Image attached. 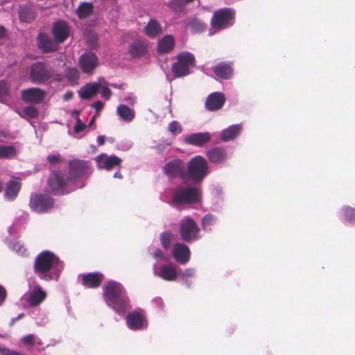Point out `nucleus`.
Masks as SVG:
<instances>
[{
	"mask_svg": "<svg viewBox=\"0 0 355 355\" xmlns=\"http://www.w3.org/2000/svg\"><path fill=\"white\" fill-rule=\"evenodd\" d=\"M103 297L107 305L120 315H124L130 306V299L122 284L109 281L103 287Z\"/></svg>",
	"mask_w": 355,
	"mask_h": 355,
	"instance_id": "nucleus-1",
	"label": "nucleus"
},
{
	"mask_svg": "<svg viewBox=\"0 0 355 355\" xmlns=\"http://www.w3.org/2000/svg\"><path fill=\"white\" fill-rule=\"evenodd\" d=\"M59 263V258L53 252L49 250L42 251L35 259L34 272L41 279L46 282L51 281L53 277L49 272Z\"/></svg>",
	"mask_w": 355,
	"mask_h": 355,
	"instance_id": "nucleus-2",
	"label": "nucleus"
},
{
	"mask_svg": "<svg viewBox=\"0 0 355 355\" xmlns=\"http://www.w3.org/2000/svg\"><path fill=\"white\" fill-rule=\"evenodd\" d=\"M236 10L232 8H223L216 10L211 18V28L216 32L227 29L234 25Z\"/></svg>",
	"mask_w": 355,
	"mask_h": 355,
	"instance_id": "nucleus-3",
	"label": "nucleus"
},
{
	"mask_svg": "<svg viewBox=\"0 0 355 355\" xmlns=\"http://www.w3.org/2000/svg\"><path fill=\"white\" fill-rule=\"evenodd\" d=\"M209 174L208 164L202 156L193 157L187 164L186 180H190L194 184L200 183Z\"/></svg>",
	"mask_w": 355,
	"mask_h": 355,
	"instance_id": "nucleus-4",
	"label": "nucleus"
},
{
	"mask_svg": "<svg viewBox=\"0 0 355 355\" xmlns=\"http://www.w3.org/2000/svg\"><path fill=\"white\" fill-rule=\"evenodd\" d=\"M171 199L175 205L196 203L200 200V191L193 187L179 186L173 191Z\"/></svg>",
	"mask_w": 355,
	"mask_h": 355,
	"instance_id": "nucleus-5",
	"label": "nucleus"
},
{
	"mask_svg": "<svg viewBox=\"0 0 355 355\" xmlns=\"http://www.w3.org/2000/svg\"><path fill=\"white\" fill-rule=\"evenodd\" d=\"M196 64L195 56L190 52H181L177 55V62L171 67V70L176 78L188 76L191 71L190 68Z\"/></svg>",
	"mask_w": 355,
	"mask_h": 355,
	"instance_id": "nucleus-6",
	"label": "nucleus"
},
{
	"mask_svg": "<svg viewBox=\"0 0 355 355\" xmlns=\"http://www.w3.org/2000/svg\"><path fill=\"white\" fill-rule=\"evenodd\" d=\"M70 182L68 176L61 171H52L46 180L49 193L56 195H64L67 193L66 187L68 182Z\"/></svg>",
	"mask_w": 355,
	"mask_h": 355,
	"instance_id": "nucleus-7",
	"label": "nucleus"
},
{
	"mask_svg": "<svg viewBox=\"0 0 355 355\" xmlns=\"http://www.w3.org/2000/svg\"><path fill=\"white\" fill-rule=\"evenodd\" d=\"M53 76V70L51 67L43 62L33 63L29 69L28 78L34 84H44Z\"/></svg>",
	"mask_w": 355,
	"mask_h": 355,
	"instance_id": "nucleus-8",
	"label": "nucleus"
},
{
	"mask_svg": "<svg viewBox=\"0 0 355 355\" xmlns=\"http://www.w3.org/2000/svg\"><path fill=\"white\" fill-rule=\"evenodd\" d=\"M200 229L197 223L190 216L184 217L179 224V234L184 241L191 243L199 238Z\"/></svg>",
	"mask_w": 355,
	"mask_h": 355,
	"instance_id": "nucleus-9",
	"label": "nucleus"
},
{
	"mask_svg": "<svg viewBox=\"0 0 355 355\" xmlns=\"http://www.w3.org/2000/svg\"><path fill=\"white\" fill-rule=\"evenodd\" d=\"M90 174L89 162L78 159L69 162V175L70 182H76L78 180L87 178Z\"/></svg>",
	"mask_w": 355,
	"mask_h": 355,
	"instance_id": "nucleus-10",
	"label": "nucleus"
},
{
	"mask_svg": "<svg viewBox=\"0 0 355 355\" xmlns=\"http://www.w3.org/2000/svg\"><path fill=\"white\" fill-rule=\"evenodd\" d=\"M55 200L47 194L35 193L31 196L30 208L37 213H46L53 207Z\"/></svg>",
	"mask_w": 355,
	"mask_h": 355,
	"instance_id": "nucleus-11",
	"label": "nucleus"
},
{
	"mask_svg": "<svg viewBox=\"0 0 355 355\" xmlns=\"http://www.w3.org/2000/svg\"><path fill=\"white\" fill-rule=\"evenodd\" d=\"M46 96V92L39 87H30L21 90V98L26 103L38 105L43 102Z\"/></svg>",
	"mask_w": 355,
	"mask_h": 355,
	"instance_id": "nucleus-12",
	"label": "nucleus"
},
{
	"mask_svg": "<svg viewBox=\"0 0 355 355\" xmlns=\"http://www.w3.org/2000/svg\"><path fill=\"white\" fill-rule=\"evenodd\" d=\"M164 172L171 178L178 177L186 180L184 166L181 159H176L167 162L164 166Z\"/></svg>",
	"mask_w": 355,
	"mask_h": 355,
	"instance_id": "nucleus-13",
	"label": "nucleus"
},
{
	"mask_svg": "<svg viewBox=\"0 0 355 355\" xmlns=\"http://www.w3.org/2000/svg\"><path fill=\"white\" fill-rule=\"evenodd\" d=\"M70 28L67 22L59 20L52 27V35L57 44L63 43L69 36Z\"/></svg>",
	"mask_w": 355,
	"mask_h": 355,
	"instance_id": "nucleus-14",
	"label": "nucleus"
},
{
	"mask_svg": "<svg viewBox=\"0 0 355 355\" xmlns=\"http://www.w3.org/2000/svg\"><path fill=\"white\" fill-rule=\"evenodd\" d=\"M80 67L85 73H92L98 65V58L92 52L84 53L79 58Z\"/></svg>",
	"mask_w": 355,
	"mask_h": 355,
	"instance_id": "nucleus-15",
	"label": "nucleus"
},
{
	"mask_svg": "<svg viewBox=\"0 0 355 355\" xmlns=\"http://www.w3.org/2000/svg\"><path fill=\"white\" fill-rule=\"evenodd\" d=\"M128 327L132 330H140L146 327L147 322L144 315L139 311H132L126 316Z\"/></svg>",
	"mask_w": 355,
	"mask_h": 355,
	"instance_id": "nucleus-16",
	"label": "nucleus"
},
{
	"mask_svg": "<svg viewBox=\"0 0 355 355\" xmlns=\"http://www.w3.org/2000/svg\"><path fill=\"white\" fill-rule=\"evenodd\" d=\"M172 255L178 263L186 264L190 259L191 251L185 244L177 243L172 250Z\"/></svg>",
	"mask_w": 355,
	"mask_h": 355,
	"instance_id": "nucleus-17",
	"label": "nucleus"
},
{
	"mask_svg": "<svg viewBox=\"0 0 355 355\" xmlns=\"http://www.w3.org/2000/svg\"><path fill=\"white\" fill-rule=\"evenodd\" d=\"M80 277L83 286L87 288H98L104 279L103 274L99 272L83 274Z\"/></svg>",
	"mask_w": 355,
	"mask_h": 355,
	"instance_id": "nucleus-18",
	"label": "nucleus"
},
{
	"mask_svg": "<svg viewBox=\"0 0 355 355\" xmlns=\"http://www.w3.org/2000/svg\"><path fill=\"white\" fill-rule=\"evenodd\" d=\"M225 103V96L223 93L214 92L210 94L205 101V107L211 112L220 110Z\"/></svg>",
	"mask_w": 355,
	"mask_h": 355,
	"instance_id": "nucleus-19",
	"label": "nucleus"
},
{
	"mask_svg": "<svg viewBox=\"0 0 355 355\" xmlns=\"http://www.w3.org/2000/svg\"><path fill=\"white\" fill-rule=\"evenodd\" d=\"M212 71L216 76L221 79H230L233 74V63L232 62H220L212 67Z\"/></svg>",
	"mask_w": 355,
	"mask_h": 355,
	"instance_id": "nucleus-20",
	"label": "nucleus"
},
{
	"mask_svg": "<svg viewBox=\"0 0 355 355\" xmlns=\"http://www.w3.org/2000/svg\"><path fill=\"white\" fill-rule=\"evenodd\" d=\"M148 51V45L143 40L133 41L128 48V53L132 58H139L144 56Z\"/></svg>",
	"mask_w": 355,
	"mask_h": 355,
	"instance_id": "nucleus-21",
	"label": "nucleus"
},
{
	"mask_svg": "<svg viewBox=\"0 0 355 355\" xmlns=\"http://www.w3.org/2000/svg\"><path fill=\"white\" fill-rule=\"evenodd\" d=\"M211 134L208 132L191 134L184 138L186 144L196 146H202L211 140Z\"/></svg>",
	"mask_w": 355,
	"mask_h": 355,
	"instance_id": "nucleus-22",
	"label": "nucleus"
},
{
	"mask_svg": "<svg viewBox=\"0 0 355 355\" xmlns=\"http://www.w3.org/2000/svg\"><path fill=\"white\" fill-rule=\"evenodd\" d=\"M96 162L99 167L110 171L114 166H119L122 160L116 155L106 156L105 154H101L97 156Z\"/></svg>",
	"mask_w": 355,
	"mask_h": 355,
	"instance_id": "nucleus-23",
	"label": "nucleus"
},
{
	"mask_svg": "<svg viewBox=\"0 0 355 355\" xmlns=\"http://www.w3.org/2000/svg\"><path fill=\"white\" fill-rule=\"evenodd\" d=\"M38 47L44 53H53L58 51L57 43L44 33L38 35Z\"/></svg>",
	"mask_w": 355,
	"mask_h": 355,
	"instance_id": "nucleus-24",
	"label": "nucleus"
},
{
	"mask_svg": "<svg viewBox=\"0 0 355 355\" xmlns=\"http://www.w3.org/2000/svg\"><path fill=\"white\" fill-rule=\"evenodd\" d=\"M46 297V293L40 286L33 288L32 292L27 297L26 301L31 306L40 305Z\"/></svg>",
	"mask_w": 355,
	"mask_h": 355,
	"instance_id": "nucleus-25",
	"label": "nucleus"
},
{
	"mask_svg": "<svg viewBox=\"0 0 355 355\" xmlns=\"http://www.w3.org/2000/svg\"><path fill=\"white\" fill-rule=\"evenodd\" d=\"M207 157L212 163H220L227 159V153L220 147H214L207 151Z\"/></svg>",
	"mask_w": 355,
	"mask_h": 355,
	"instance_id": "nucleus-26",
	"label": "nucleus"
},
{
	"mask_svg": "<svg viewBox=\"0 0 355 355\" xmlns=\"http://www.w3.org/2000/svg\"><path fill=\"white\" fill-rule=\"evenodd\" d=\"M144 33L150 38H155L162 33V28L156 19H150L145 26Z\"/></svg>",
	"mask_w": 355,
	"mask_h": 355,
	"instance_id": "nucleus-27",
	"label": "nucleus"
},
{
	"mask_svg": "<svg viewBox=\"0 0 355 355\" xmlns=\"http://www.w3.org/2000/svg\"><path fill=\"white\" fill-rule=\"evenodd\" d=\"M100 87L101 82L88 83L78 91V95L81 99L88 100L96 95Z\"/></svg>",
	"mask_w": 355,
	"mask_h": 355,
	"instance_id": "nucleus-28",
	"label": "nucleus"
},
{
	"mask_svg": "<svg viewBox=\"0 0 355 355\" xmlns=\"http://www.w3.org/2000/svg\"><path fill=\"white\" fill-rule=\"evenodd\" d=\"M174 37L171 35H166L158 42L157 51L159 53H168L174 49Z\"/></svg>",
	"mask_w": 355,
	"mask_h": 355,
	"instance_id": "nucleus-29",
	"label": "nucleus"
},
{
	"mask_svg": "<svg viewBox=\"0 0 355 355\" xmlns=\"http://www.w3.org/2000/svg\"><path fill=\"white\" fill-rule=\"evenodd\" d=\"M242 127L239 124L232 125L221 131L220 139L223 141L234 139L241 132Z\"/></svg>",
	"mask_w": 355,
	"mask_h": 355,
	"instance_id": "nucleus-30",
	"label": "nucleus"
},
{
	"mask_svg": "<svg viewBox=\"0 0 355 355\" xmlns=\"http://www.w3.org/2000/svg\"><path fill=\"white\" fill-rule=\"evenodd\" d=\"M157 275L165 281L172 282L176 279L178 272L172 265H162Z\"/></svg>",
	"mask_w": 355,
	"mask_h": 355,
	"instance_id": "nucleus-31",
	"label": "nucleus"
},
{
	"mask_svg": "<svg viewBox=\"0 0 355 355\" xmlns=\"http://www.w3.org/2000/svg\"><path fill=\"white\" fill-rule=\"evenodd\" d=\"M19 17L23 22L31 23L35 19V12L30 6L26 5L20 7Z\"/></svg>",
	"mask_w": 355,
	"mask_h": 355,
	"instance_id": "nucleus-32",
	"label": "nucleus"
},
{
	"mask_svg": "<svg viewBox=\"0 0 355 355\" xmlns=\"http://www.w3.org/2000/svg\"><path fill=\"white\" fill-rule=\"evenodd\" d=\"M21 189V184L17 181H10L6 187V196L9 200H13L18 195Z\"/></svg>",
	"mask_w": 355,
	"mask_h": 355,
	"instance_id": "nucleus-33",
	"label": "nucleus"
},
{
	"mask_svg": "<svg viewBox=\"0 0 355 355\" xmlns=\"http://www.w3.org/2000/svg\"><path fill=\"white\" fill-rule=\"evenodd\" d=\"M117 114L125 121H132L135 116L134 110H131L128 105H119L117 107Z\"/></svg>",
	"mask_w": 355,
	"mask_h": 355,
	"instance_id": "nucleus-34",
	"label": "nucleus"
},
{
	"mask_svg": "<svg viewBox=\"0 0 355 355\" xmlns=\"http://www.w3.org/2000/svg\"><path fill=\"white\" fill-rule=\"evenodd\" d=\"M93 5L92 3L82 2L76 10V14L80 19L88 17L93 12Z\"/></svg>",
	"mask_w": 355,
	"mask_h": 355,
	"instance_id": "nucleus-35",
	"label": "nucleus"
},
{
	"mask_svg": "<svg viewBox=\"0 0 355 355\" xmlns=\"http://www.w3.org/2000/svg\"><path fill=\"white\" fill-rule=\"evenodd\" d=\"M193 33H202L207 28V24L197 18L189 19L187 23Z\"/></svg>",
	"mask_w": 355,
	"mask_h": 355,
	"instance_id": "nucleus-36",
	"label": "nucleus"
},
{
	"mask_svg": "<svg viewBox=\"0 0 355 355\" xmlns=\"http://www.w3.org/2000/svg\"><path fill=\"white\" fill-rule=\"evenodd\" d=\"M17 114L23 119L28 117L31 119H37L39 116V110L33 105H28L23 109V113L17 111Z\"/></svg>",
	"mask_w": 355,
	"mask_h": 355,
	"instance_id": "nucleus-37",
	"label": "nucleus"
},
{
	"mask_svg": "<svg viewBox=\"0 0 355 355\" xmlns=\"http://www.w3.org/2000/svg\"><path fill=\"white\" fill-rule=\"evenodd\" d=\"M187 3L186 0H170L168 6L174 12L181 13L184 11Z\"/></svg>",
	"mask_w": 355,
	"mask_h": 355,
	"instance_id": "nucleus-38",
	"label": "nucleus"
},
{
	"mask_svg": "<svg viewBox=\"0 0 355 355\" xmlns=\"http://www.w3.org/2000/svg\"><path fill=\"white\" fill-rule=\"evenodd\" d=\"M16 155V148L12 146L0 145V158L12 159Z\"/></svg>",
	"mask_w": 355,
	"mask_h": 355,
	"instance_id": "nucleus-39",
	"label": "nucleus"
},
{
	"mask_svg": "<svg viewBox=\"0 0 355 355\" xmlns=\"http://www.w3.org/2000/svg\"><path fill=\"white\" fill-rule=\"evenodd\" d=\"M79 71L75 68H67L65 71V77L71 83H76L79 79Z\"/></svg>",
	"mask_w": 355,
	"mask_h": 355,
	"instance_id": "nucleus-40",
	"label": "nucleus"
},
{
	"mask_svg": "<svg viewBox=\"0 0 355 355\" xmlns=\"http://www.w3.org/2000/svg\"><path fill=\"white\" fill-rule=\"evenodd\" d=\"M172 233L171 232H164L160 234V241L162 247L168 250L171 244Z\"/></svg>",
	"mask_w": 355,
	"mask_h": 355,
	"instance_id": "nucleus-41",
	"label": "nucleus"
},
{
	"mask_svg": "<svg viewBox=\"0 0 355 355\" xmlns=\"http://www.w3.org/2000/svg\"><path fill=\"white\" fill-rule=\"evenodd\" d=\"M98 82H101L100 89L102 96L106 100H109L112 96V92L108 88V83L103 78H100Z\"/></svg>",
	"mask_w": 355,
	"mask_h": 355,
	"instance_id": "nucleus-42",
	"label": "nucleus"
},
{
	"mask_svg": "<svg viewBox=\"0 0 355 355\" xmlns=\"http://www.w3.org/2000/svg\"><path fill=\"white\" fill-rule=\"evenodd\" d=\"M345 220L348 223L355 222V209L350 207H345L343 209Z\"/></svg>",
	"mask_w": 355,
	"mask_h": 355,
	"instance_id": "nucleus-43",
	"label": "nucleus"
},
{
	"mask_svg": "<svg viewBox=\"0 0 355 355\" xmlns=\"http://www.w3.org/2000/svg\"><path fill=\"white\" fill-rule=\"evenodd\" d=\"M216 217L211 214L204 216L202 218V229L204 230H207V227L214 225L216 223Z\"/></svg>",
	"mask_w": 355,
	"mask_h": 355,
	"instance_id": "nucleus-44",
	"label": "nucleus"
},
{
	"mask_svg": "<svg viewBox=\"0 0 355 355\" xmlns=\"http://www.w3.org/2000/svg\"><path fill=\"white\" fill-rule=\"evenodd\" d=\"M168 129L173 135H178L182 132V128L177 121H171L168 125Z\"/></svg>",
	"mask_w": 355,
	"mask_h": 355,
	"instance_id": "nucleus-45",
	"label": "nucleus"
},
{
	"mask_svg": "<svg viewBox=\"0 0 355 355\" xmlns=\"http://www.w3.org/2000/svg\"><path fill=\"white\" fill-rule=\"evenodd\" d=\"M8 86L6 82H0V101L8 94Z\"/></svg>",
	"mask_w": 355,
	"mask_h": 355,
	"instance_id": "nucleus-46",
	"label": "nucleus"
},
{
	"mask_svg": "<svg viewBox=\"0 0 355 355\" xmlns=\"http://www.w3.org/2000/svg\"><path fill=\"white\" fill-rule=\"evenodd\" d=\"M0 355H24V354L11 350L3 345H0Z\"/></svg>",
	"mask_w": 355,
	"mask_h": 355,
	"instance_id": "nucleus-47",
	"label": "nucleus"
},
{
	"mask_svg": "<svg viewBox=\"0 0 355 355\" xmlns=\"http://www.w3.org/2000/svg\"><path fill=\"white\" fill-rule=\"evenodd\" d=\"M86 127V125L83 122H82L80 118L78 117L74 127V131L76 132H80L84 130Z\"/></svg>",
	"mask_w": 355,
	"mask_h": 355,
	"instance_id": "nucleus-48",
	"label": "nucleus"
},
{
	"mask_svg": "<svg viewBox=\"0 0 355 355\" xmlns=\"http://www.w3.org/2000/svg\"><path fill=\"white\" fill-rule=\"evenodd\" d=\"M22 341L26 345H33L35 343V336L33 334L27 335L23 338Z\"/></svg>",
	"mask_w": 355,
	"mask_h": 355,
	"instance_id": "nucleus-49",
	"label": "nucleus"
},
{
	"mask_svg": "<svg viewBox=\"0 0 355 355\" xmlns=\"http://www.w3.org/2000/svg\"><path fill=\"white\" fill-rule=\"evenodd\" d=\"M153 258L157 260H162L164 258V254L159 248H157L153 252Z\"/></svg>",
	"mask_w": 355,
	"mask_h": 355,
	"instance_id": "nucleus-50",
	"label": "nucleus"
},
{
	"mask_svg": "<svg viewBox=\"0 0 355 355\" xmlns=\"http://www.w3.org/2000/svg\"><path fill=\"white\" fill-rule=\"evenodd\" d=\"M7 297V291L4 287L0 285V306L4 302Z\"/></svg>",
	"mask_w": 355,
	"mask_h": 355,
	"instance_id": "nucleus-51",
	"label": "nucleus"
},
{
	"mask_svg": "<svg viewBox=\"0 0 355 355\" xmlns=\"http://www.w3.org/2000/svg\"><path fill=\"white\" fill-rule=\"evenodd\" d=\"M47 159L51 164H56L60 162V156L58 155H50L48 156Z\"/></svg>",
	"mask_w": 355,
	"mask_h": 355,
	"instance_id": "nucleus-52",
	"label": "nucleus"
},
{
	"mask_svg": "<svg viewBox=\"0 0 355 355\" xmlns=\"http://www.w3.org/2000/svg\"><path fill=\"white\" fill-rule=\"evenodd\" d=\"M92 107L95 109L96 114H98L104 107V103L101 101H97L94 103Z\"/></svg>",
	"mask_w": 355,
	"mask_h": 355,
	"instance_id": "nucleus-53",
	"label": "nucleus"
},
{
	"mask_svg": "<svg viewBox=\"0 0 355 355\" xmlns=\"http://www.w3.org/2000/svg\"><path fill=\"white\" fill-rule=\"evenodd\" d=\"M97 142L98 146H103L104 145L105 142V138L103 135H100L97 137Z\"/></svg>",
	"mask_w": 355,
	"mask_h": 355,
	"instance_id": "nucleus-54",
	"label": "nucleus"
},
{
	"mask_svg": "<svg viewBox=\"0 0 355 355\" xmlns=\"http://www.w3.org/2000/svg\"><path fill=\"white\" fill-rule=\"evenodd\" d=\"M193 275V270L192 269L188 268V269H186L183 272V276L191 277Z\"/></svg>",
	"mask_w": 355,
	"mask_h": 355,
	"instance_id": "nucleus-55",
	"label": "nucleus"
},
{
	"mask_svg": "<svg viewBox=\"0 0 355 355\" xmlns=\"http://www.w3.org/2000/svg\"><path fill=\"white\" fill-rule=\"evenodd\" d=\"M24 313H22L19 314L17 317L12 318L11 321H10V325H13L16 321L24 318Z\"/></svg>",
	"mask_w": 355,
	"mask_h": 355,
	"instance_id": "nucleus-56",
	"label": "nucleus"
},
{
	"mask_svg": "<svg viewBox=\"0 0 355 355\" xmlns=\"http://www.w3.org/2000/svg\"><path fill=\"white\" fill-rule=\"evenodd\" d=\"M6 35V30L3 26H0V38H3Z\"/></svg>",
	"mask_w": 355,
	"mask_h": 355,
	"instance_id": "nucleus-57",
	"label": "nucleus"
},
{
	"mask_svg": "<svg viewBox=\"0 0 355 355\" xmlns=\"http://www.w3.org/2000/svg\"><path fill=\"white\" fill-rule=\"evenodd\" d=\"M110 86L112 87L113 88L123 89L124 87H125V84L117 85V84L112 83L110 85Z\"/></svg>",
	"mask_w": 355,
	"mask_h": 355,
	"instance_id": "nucleus-58",
	"label": "nucleus"
},
{
	"mask_svg": "<svg viewBox=\"0 0 355 355\" xmlns=\"http://www.w3.org/2000/svg\"><path fill=\"white\" fill-rule=\"evenodd\" d=\"M72 95H73L72 92L66 93L65 99H67V100L70 99L71 98Z\"/></svg>",
	"mask_w": 355,
	"mask_h": 355,
	"instance_id": "nucleus-59",
	"label": "nucleus"
},
{
	"mask_svg": "<svg viewBox=\"0 0 355 355\" xmlns=\"http://www.w3.org/2000/svg\"><path fill=\"white\" fill-rule=\"evenodd\" d=\"M95 119H96V116H94L92 119L90 120V122L89 123L88 125L87 126H92L94 122H95Z\"/></svg>",
	"mask_w": 355,
	"mask_h": 355,
	"instance_id": "nucleus-60",
	"label": "nucleus"
},
{
	"mask_svg": "<svg viewBox=\"0 0 355 355\" xmlns=\"http://www.w3.org/2000/svg\"><path fill=\"white\" fill-rule=\"evenodd\" d=\"M114 178H121L122 175H121L120 172H116V173H114Z\"/></svg>",
	"mask_w": 355,
	"mask_h": 355,
	"instance_id": "nucleus-61",
	"label": "nucleus"
},
{
	"mask_svg": "<svg viewBox=\"0 0 355 355\" xmlns=\"http://www.w3.org/2000/svg\"><path fill=\"white\" fill-rule=\"evenodd\" d=\"M80 111L79 110H74L73 113L76 114L77 116L80 114Z\"/></svg>",
	"mask_w": 355,
	"mask_h": 355,
	"instance_id": "nucleus-62",
	"label": "nucleus"
},
{
	"mask_svg": "<svg viewBox=\"0 0 355 355\" xmlns=\"http://www.w3.org/2000/svg\"><path fill=\"white\" fill-rule=\"evenodd\" d=\"M2 189H3V184H2L1 181L0 180V193L2 191Z\"/></svg>",
	"mask_w": 355,
	"mask_h": 355,
	"instance_id": "nucleus-63",
	"label": "nucleus"
}]
</instances>
